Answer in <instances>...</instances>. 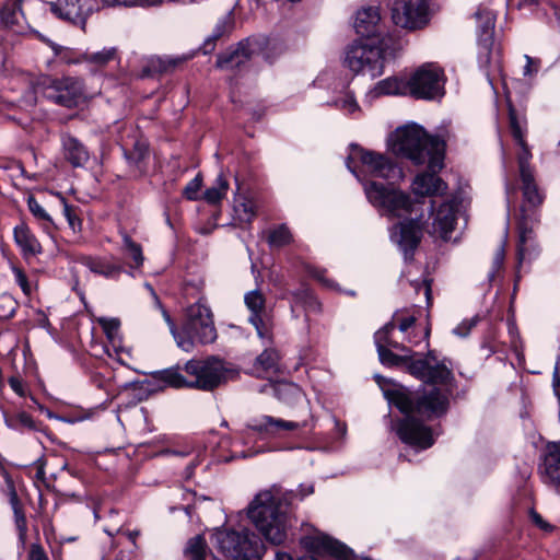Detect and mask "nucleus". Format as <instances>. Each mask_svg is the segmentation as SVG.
<instances>
[{
    "mask_svg": "<svg viewBox=\"0 0 560 560\" xmlns=\"http://www.w3.org/2000/svg\"><path fill=\"white\" fill-rule=\"evenodd\" d=\"M522 180V189L523 196L526 201L533 206H537L541 202L542 197L538 191V188L534 180L533 173L528 174V176H521Z\"/></svg>",
    "mask_w": 560,
    "mask_h": 560,
    "instance_id": "obj_40",
    "label": "nucleus"
},
{
    "mask_svg": "<svg viewBox=\"0 0 560 560\" xmlns=\"http://www.w3.org/2000/svg\"><path fill=\"white\" fill-rule=\"evenodd\" d=\"M247 308L250 311L249 322L256 328L260 338L267 336V330L264 324L265 314V298L259 290H253L245 294L244 298Z\"/></svg>",
    "mask_w": 560,
    "mask_h": 560,
    "instance_id": "obj_25",
    "label": "nucleus"
},
{
    "mask_svg": "<svg viewBox=\"0 0 560 560\" xmlns=\"http://www.w3.org/2000/svg\"><path fill=\"white\" fill-rule=\"evenodd\" d=\"M116 56L115 48H104L96 52H84L81 57V61L94 63L96 66H105L112 61Z\"/></svg>",
    "mask_w": 560,
    "mask_h": 560,
    "instance_id": "obj_43",
    "label": "nucleus"
},
{
    "mask_svg": "<svg viewBox=\"0 0 560 560\" xmlns=\"http://www.w3.org/2000/svg\"><path fill=\"white\" fill-rule=\"evenodd\" d=\"M202 186V177L198 174L194 179H191L184 188L183 196L188 200H196L198 198V192Z\"/></svg>",
    "mask_w": 560,
    "mask_h": 560,
    "instance_id": "obj_47",
    "label": "nucleus"
},
{
    "mask_svg": "<svg viewBox=\"0 0 560 560\" xmlns=\"http://www.w3.org/2000/svg\"><path fill=\"white\" fill-rule=\"evenodd\" d=\"M256 51V45L246 39L230 51L218 57L217 67L220 69H234L243 66Z\"/></svg>",
    "mask_w": 560,
    "mask_h": 560,
    "instance_id": "obj_21",
    "label": "nucleus"
},
{
    "mask_svg": "<svg viewBox=\"0 0 560 560\" xmlns=\"http://www.w3.org/2000/svg\"><path fill=\"white\" fill-rule=\"evenodd\" d=\"M98 324L103 328L110 347L115 354L119 355L122 352L121 338L119 334L120 323L116 318L101 317L97 319Z\"/></svg>",
    "mask_w": 560,
    "mask_h": 560,
    "instance_id": "obj_34",
    "label": "nucleus"
},
{
    "mask_svg": "<svg viewBox=\"0 0 560 560\" xmlns=\"http://www.w3.org/2000/svg\"><path fill=\"white\" fill-rule=\"evenodd\" d=\"M162 314H163V317L165 319V322L167 323L168 327H170V330L178 346V348L183 349L184 351L186 352H189L194 349V341L192 339L196 338L194 335H190V334H186L187 336H182L177 330H176V327H175V324L173 323V320L171 319V316L168 315V313L165 311V310H162Z\"/></svg>",
    "mask_w": 560,
    "mask_h": 560,
    "instance_id": "obj_42",
    "label": "nucleus"
},
{
    "mask_svg": "<svg viewBox=\"0 0 560 560\" xmlns=\"http://www.w3.org/2000/svg\"><path fill=\"white\" fill-rule=\"evenodd\" d=\"M43 5L48 8L58 19L82 26L92 11L89 0H57L55 2H45Z\"/></svg>",
    "mask_w": 560,
    "mask_h": 560,
    "instance_id": "obj_17",
    "label": "nucleus"
},
{
    "mask_svg": "<svg viewBox=\"0 0 560 560\" xmlns=\"http://www.w3.org/2000/svg\"><path fill=\"white\" fill-rule=\"evenodd\" d=\"M13 275H14L15 282L20 285L22 291L25 294H30L32 291V288L27 280L26 275L20 268H16V267L13 268Z\"/></svg>",
    "mask_w": 560,
    "mask_h": 560,
    "instance_id": "obj_53",
    "label": "nucleus"
},
{
    "mask_svg": "<svg viewBox=\"0 0 560 560\" xmlns=\"http://www.w3.org/2000/svg\"><path fill=\"white\" fill-rule=\"evenodd\" d=\"M477 24L478 37V60L481 67H488L491 63V47L493 44V31L495 15L483 4H480L474 14Z\"/></svg>",
    "mask_w": 560,
    "mask_h": 560,
    "instance_id": "obj_15",
    "label": "nucleus"
},
{
    "mask_svg": "<svg viewBox=\"0 0 560 560\" xmlns=\"http://www.w3.org/2000/svg\"><path fill=\"white\" fill-rule=\"evenodd\" d=\"M212 545L218 552L232 560L260 558L259 539L248 529L241 532L231 528L215 529L212 534Z\"/></svg>",
    "mask_w": 560,
    "mask_h": 560,
    "instance_id": "obj_6",
    "label": "nucleus"
},
{
    "mask_svg": "<svg viewBox=\"0 0 560 560\" xmlns=\"http://www.w3.org/2000/svg\"><path fill=\"white\" fill-rule=\"evenodd\" d=\"M14 516H15V526L19 533V539L22 545L26 541L27 536V525H26V518L25 515L19 511L18 509L14 510Z\"/></svg>",
    "mask_w": 560,
    "mask_h": 560,
    "instance_id": "obj_51",
    "label": "nucleus"
},
{
    "mask_svg": "<svg viewBox=\"0 0 560 560\" xmlns=\"http://www.w3.org/2000/svg\"><path fill=\"white\" fill-rule=\"evenodd\" d=\"M529 515L536 526L544 530L550 529V525L546 521H544V518L537 512L530 511Z\"/></svg>",
    "mask_w": 560,
    "mask_h": 560,
    "instance_id": "obj_60",
    "label": "nucleus"
},
{
    "mask_svg": "<svg viewBox=\"0 0 560 560\" xmlns=\"http://www.w3.org/2000/svg\"><path fill=\"white\" fill-rule=\"evenodd\" d=\"M444 83L443 70L435 63H424L407 81L408 93L416 98H440L444 94Z\"/></svg>",
    "mask_w": 560,
    "mask_h": 560,
    "instance_id": "obj_11",
    "label": "nucleus"
},
{
    "mask_svg": "<svg viewBox=\"0 0 560 560\" xmlns=\"http://www.w3.org/2000/svg\"><path fill=\"white\" fill-rule=\"evenodd\" d=\"M28 560H48V558L40 545L33 544L30 549Z\"/></svg>",
    "mask_w": 560,
    "mask_h": 560,
    "instance_id": "obj_57",
    "label": "nucleus"
},
{
    "mask_svg": "<svg viewBox=\"0 0 560 560\" xmlns=\"http://www.w3.org/2000/svg\"><path fill=\"white\" fill-rule=\"evenodd\" d=\"M388 147L393 153L420 165L428 162L429 170L443 167L445 143L439 137L427 135L418 125L396 129L389 137Z\"/></svg>",
    "mask_w": 560,
    "mask_h": 560,
    "instance_id": "obj_2",
    "label": "nucleus"
},
{
    "mask_svg": "<svg viewBox=\"0 0 560 560\" xmlns=\"http://www.w3.org/2000/svg\"><path fill=\"white\" fill-rule=\"evenodd\" d=\"M394 329H395V323L389 322L386 325H384V327H382L380 330H377L375 332L374 340H375L376 348H380V346H381V347H385V348L392 347V348L399 349L402 351L406 350V348L402 345L390 339L389 335Z\"/></svg>",
    "mask_w": 560,
    "mask_h": 560,
    "instance_id": "obj_39",
    "label": "nucleus"
},
{
    "mask_svg": "<svg viewBox=\"0 0 560 560\" xmlns=\"http://www.w3.org/2000/svg\"><path fill=\"white\" fill-rule=\"evenodd\" d=\"M66 159L74 167H81L89 161V152L84 145L74 137L66 136L62 139Z\"/></svg>",
    "mask_w": 560,
    "mask_h": 560,
    "instance_id": "obj_28",
    "label": "nucleus"
},
{
    "mask_svg": "<svg viewBox=\"0 0 560 560\" xmlns=\"http://www.w3.org/2000/svg\"><path fill=\"white\" fill-rule=\"evenodd\" d=\"M13 237L25 259L42 254L43 248L39 241L25 223H21L14 228Z\"/></svg>",
    "mask_w": 560,
    "mask_h": 560,
    "instance_id": "obj_24",
    "label": "nucleus"
},
{
    "mask_svg": "<svg viewBox=\"0 0 560 560\" xmlns=\"http://www.w3.org/2000/svg\"><path fill=\"white\" fill-rule=\"evenodd\" d=\"M16 420L18 423L23 428H27L30 430H37V425L33 418L25 412L19 413Z\"/></svg>",
    "mask_w": 560,
    "mask_h": 560,
    "instance_id": "obj_58",
    "label": "nucleus"
},
{
    "mask_svg": "<svg viewBox=\"0 0 560 560\" xmlns=\"http://www.w3.org/2000/svg\"><path fill=\"white\" fill-rule=\"evenodd\" d=\"M301 294L305 296V304L303 305V307L307 312H319L320 311V303L313 295V293L310 291L308 288L303 287V288L299 289L296 296H299Z\"/></svg>",
    "mask_w": 560,
    "mask_h": 560,
    "instance_id": "obj_48",
    "label": "nucleus"
},
{
    "mask_svg": "<svg viewBox=\"0 0 560 560\" xmlns=\"http://www.w3.org/2000/svg\"><path fill=\"white\" fill-rule=\"evenodd\" d=\"M278 362L279 353L275 349H266L256 360L257 368L265 372L275 371Z\"/></svg>",
    "mask_w": 560,
    "mask_h": 560,
    "instance_id": "obj_44",
    "label": "nucleus"
},
{
    "mask_svg": "<svg viewBox=\"0 0 560 560\" xmlns=\"http://www.w3.org/2000/svg\"><path fill=\"white\" fill-rule=\"evenodd\" d=\"M364 192L369 202L387 218H409L416 212L419 201H412L404 190L393 185L366 182Z\"/></svg>",
    "mask_w": 560,
    "mask_h": 560,
    "instance_id": "obj_5",
    "label": "nucleus"
},
{
    "mask_svg": "<svg viewBox=\"0 0 560 560\" xmlns=\"http://www.w3.org/2000/svg\"><path fill=\"white\" fill-rule=\"evenodd\" d=\"M509 117L512 135L521 148L520 152L517 153L520 176H528V174L533 173L529 166L532 153L524 140V130L522 124L517 119L515 110L512 107L509 109Z\"/></svg>",
    "mask_w": 560,
    "mask_h": 560,
    "instance_id": "obj_22",
    "label": "nucleus"
},
{
    "mask_svg": "<svg viewBox=\"0 0 560 560\" xmlns=\"http://www.w3.org/2000/svg\"><path fill=\"white\" fill-rule=\"evenodd\" d=\"M541 478L544 483L560 494V442L547 444Z\"/></svg>",
    "mask_w": 560,
    "mask_h": 560,
    "instance_id": "obj_20",
    "label": "nucleus"
},
{
    "mask_svg": "<svg viewBox=\"0 0 560 560\" xmlns=\"http://www.w3.org/2000/svg\"><path fill=\"white\" fill-rule=\"evenodd\" d=\"M377 352L384 365L405 364L411 375L425 383L421 393L412 394L399 387L384 389V395L389 404L406 413V417L394 428L398 438L413 447L421 450L430 447L434 443L430 428L416 420L412 415L418 413L431 419L446 412L452 390V370L447 366L445 359H439L435 351H429L423 359L397 355L388 347L380 346Z\"/></svg>",
    "mask_w": 560,
    "mask_h": 560,
    "instance_id": "obj_1",
    "label": "nucleus"
},
{
    "mask_svg": "<svg viewBox=\"0 0 560 560\" xmlns=\"http://www.w3.org/2000/svg\"><path fill=\"white\" fill-rule=\"evenodd\" d=\"M390 238L404 252L407 258L418 246L421 238V225L417 218H410L394 225L390 231Z\"/></svg>",
    "mask_w": 560,
    "mask_h": 560,
    "instance_id": "obj_18",
    "label": "nucleus"
},
{
    "mask_svg": "<svg viewBox=\"0 0 560 560\" xmlns=\"http://www.w3.org/2000/svg\"><path fill=\"white\" fill-rule=\"evenodd\" d=\"M156 380L174 388H190L191 378L186 373L183 374L178 366H173L155 374Z\"/></svg>",
    "mask_w": 560,
    "mask_h": 560,
    "instance_id": "obj_33",
    "label": "nucleus"
},
{
    "mask_svg": "<svg viewBox=\"0 0 560 560\" xmlns=\"http://www.w3.org/2000/svg\"><path fill=\"white\" fill-rule=\"evenodd\" d=\"M353 26L355 32L362 36L361 39H375L390 36L386 33L377 7H366L357 11Z\"/></svg>",
    "mask_w": 560,
    "mask_h": 560,
    "instance_id": "obj_16",
    "label": "nucleus"
},
{
    "mask_svg": "<svg viewBox=\"0 0 560 560\" xmlns=\"http://www.w3.org/2000/svg\"><path fill=\"white\" fill-rule=\"evenodd\" d=\"M504 258H505V249H504V246L501 245L497 249L494 258H493V271L490 275L491 278L494 277V272H497L498 270H500L502 268Z\"/></svg>",
    "mask_w": 560,
    "mask_h": 560,
    "instance_id": "obj_56",
    "label": "nucleus"
},
{
    "mask_svg": "<svg viewBox=\"0 0 560 560\" xmlns=\"http://www.w3.org/2000/svg\"><path fill=\"white\" fill-rule=\"evenodd\" d=\"M296 294H298V290L292 293V310L295 306H299V305L303 306L305 304V296L302 294L296 296Z\"/></svg>",
    "mask_w": 560,
    "mask_h": 560,
    "instance_id": "obj_63",
    "label": "nucleus"
},
{
    "mask_svg": "<svg viewBox=\"0 0 560 560\" xmlns=\"http://www.w3.org/2000/svg\"><path fill=\"white\" fill-rule=\"evenodd\" d=\"M27 206L30 212L36 219L40 229L48 235L52 236L57 225L51 215L44 209V207L37 201L36 198L30 196L27 198Z\"/></svg>",
    "mask_w": 560,
    "mask_h": 560,
    "instance_id": "obj_32",
    "label": "nucleus"
},
{
    "mask_svg": "<svg viewBox=\"0 0 560 560\" xmlns=\"http://www.w3.org/2000/svg\"><path fill=\"white\" fill-rule=\"evenodd\" d=\"M524 58L526 60V63L523 68V75L526 78L535 77L538 73L541 66L540 59L533 58L528 55H525Z\"/></svg>",
    "mask_w": 560,
    "mask_h": 560,
    "instance_id": "obj_50",
    "label": "nucleus"
},
{
    "mask_svg": "<svg viewBox=\"0 0 560 560\" xmlns=\"http://www.w3.org/2000/svg\"><path fill=\"white\" fill-rule=\"evenodd\" d=\"M536 255V246L534 240L533 228L526 221H522L518 225V247L517 259L522 264L526 259H530Z\"/></svg>",
    "mask_w": 560,
    "mask_h": 560,
    "instance_id": "obj_27",
    "label": "nucleus"
},
{
    "mask_svg": "<svg viewBox=\"0 0 560 560\" xmlns=\"http://www.w3.org/2000/svg\"><path fill=\"white\" fill-rule=\"evenodd\" d=\"M184 332L190 334L201 343H211L217 338L211 310L202 302L189 306L186 311Z\"/></svg>",
    "mask_w": 560,
    "mask_h": 560,
    "instance_id": "obj_13",
    "label": "nucleus"
},
{
    "mask_svg": "<svg viewBox=\"0 0 560 560\" xmlns=\"http://www.w3.org/2000/svg\"><path fill=\"white\" fill-rule=\"evenodd\" d=\"M350 160L360 163L359 170L352 168L348 162V168L359 178L370 176L374 178L396 179L402 177V171L382 153L369 151L359 145L351 147Z\"/></svg>",
    "mask_w": 560,
    "mask_h": 560,
    "instance_id": "obj_9",
    "label": "nucleus"
},
{
    "mask_svg": "<svg viewBox=\"0 0 560 560\" xmlns=\"http://www.w3.org/2000/svg\"><path fill=\"white\" fill-rule=\"evenodd\" d=\"M145 153H147V145H145V143L137 142L135 144V153H133L135 159L136 160H141V159L144 158Z\"/></svg>",
    "mask_w": 560,
    "mask_h": 560,
    "instance_id": "obj_62",
    "label": "nucleus"
},
{
    "mask_svg": "<svg viewBox=\"0 0 560 560\" xmlns=\"http://www.w3.org/2000/svg\"><path fill=\"white\" fill-rule=\"evenodd\" d=\"M392 322H394L395 325L397 324V326L401 332H407L415 325L416 318L413 316L400 318L396 314V315H394Z\"/></svg>",
    "mask_w": 560,
    "mask_h": 560,
    "instance_id": "obj_55",
    "label": "nucleus"
},
{
    "mask_svg": "<svg viewBox=\"0 0 560 560\" xmlns=\"http://www.w3.org/2000/svg\"><path fill=\"white\" fill-rule=\"evenodd\" d=\"M301 545L312 555L301 557L299 560H323L318 557L324 556L349 560L352 557V550L349 547L317 529L304 535L301 538ZM273 560L294 559L288 552L277 551Z\"/></svg>",
    "mask_w": 560,
    "mask_h": 560,
    "instance_id": "obj_10",
    "label": "nucleus"
},
{
    "mask_svg": "<svg viewBox=\"0 0 560 560\" xmlns=\"http://www.w3.org/2000/svg\"><path fill=\"white\" fill-rule=\"evenodd\" d=\"M476 323L475 318L465 319L454 328L453 332L458 337H466Z\"/></svg>",
    "mask_w": 560,
    "mask_h": 560,
    "instance_id": "obj_54",
    "label": "nucleus"
},
{
    "mask_svg": "<svg viewBox=\"0 0 560 560\" xmlns=\"http://www.w3.org/2000/svg\"><path fill=\"white\" fill-rule=\"evenodd\" d=\"M278 398L287 404L292 400L303 399V393L299 386L293 383H280L276 386H271Z\"/></svg>",
    "mask_w": 560,
    "mask_h": 560,
    "instance_id": "obj_37",
    "label": "nucleus"
},
{
    "mask_svg": "<svg viewBox=\"0 0 560 560\" xmlns=\"http://www.w3.org/2000/svg\"><path fill=\"white\" fill-rule=\"evenodd\" d=\"M124 534H126V536L128 537V539L132 542V545L136 547V539L137 537L139 536V530H127V532H124Z\"/></svg>",
    "mask_w": 560,
    "mask_h": 560,
    "instance_id": "obj_64",
    "label": "nucleus"
},
{
    "mask_svg": "<svg viewBox=\"0 0 560 560\" xmlns=\"http://www.w3.org/2000/svg\"><path fill=\"white\" fill-rule=\"evenodd\" d=\"M315 428V420L312 415L301 421L283 420L271 416H260L248 423V429L270 436H285L287 433L311 432Z\"/></svg>",
    "mask_w": 560,
    "mask_h": 560,
    "instance_id": "obj_14",
    "label": "nucleus"
},
{
    "mask_svg": "<svg viewBox=\"0 0 560 560\" xmlns=\"http://www.w3.org/2000/svg\"><path fill=\"white\" fill-rule=\"evenodd\" d=\"M390 13L394 24L408 31L424 27L431 16L429 0H396Z\"/></svg>",
    "mask_w": 560,
    "mask_h": 560,
    "instance_id": "obj_12",
    "label": "nucleus"
},
{
    "mask_svg": "<svg viewBox=\"0 0 560 560\" xmlns=\"http://www.w3.org/2000/svg\"><path fill=\"white\" fill-rule=\"evenodd\" d=\"M247 515L260 533L272 545H281L292 525L288 504L280 495L266 490L259 492L247 509Z\"/></svg>",
    "mask_w": 560,
    "mask_h": 560,
    "instance_id": "obj_3",
    "label": "nucleus"
},
{
    "mask_svg": "<svg viewBox=\"0 0 560 560\" xmlns=\"http://www.w3.org/2000/svg\"><path fill=\"white\" fill-rule=\"evenodd\" d=\"M184 371L191 378L190 388L207 392L234 376V371L217 357L189 360L184 365Z\"/></svg>",
    "mask_w": 560,
    "mask_h": 560,
    "instance_id": "obj_8",
    "label": "nucleus"
},
{
    "mask_svg": "<svg viewBox=\"0 0 560 560\" xmlns=\"http://www.w3.org/2000/svg\"><path fill=\"white\" fill-rule=\"evenodd\" d=\"M234 22L231 13L223 15L214 25L211 34L203 40L201 50L205 55L212 52L217 42L224 35L229 34L233 28Z\"/></svg>",
    "mask_w": 560,
    "mask_h": 560,
    "instance_id": "obj_29",
    "label": "nucleus"
},
{
    "mask_svg": "<svg viewBox=\"0 0 560 560\" xmlns=\"http://www.w3.org/2000/svg\"><path fill=\"white\" fill-rule=\"evenodd\" d=\"M292 234L285 225H280L272 230L268 237V243L273 247H282L290 244Z\"/></svg>",
    "mask_w": 560,
    "mask_h": 560,
    "instance_id": "obj_45",
    "label": "nucleus"
},
{
    "mask_svg": "<svg viewBox=\"0 0 560 560\" xmlns=\"http://www.w3.org/2000/svg\"><path fill=\"white\" fill-rule=\"evenodd\" d=\"M408 93L407 81L397 77H388L378 81L368 93L366 97L374 100L380 96L386 95H406Z\"/></svg>",
    "mask_w": 560,
    "mask_h": 560,
    "instance_id": "obj_26",
    "label": "nucleus"
},
{
    "mask_svg": "<svg viewBox=\"0 0 560 560\" xmlns=\"http://www.w3.org/2000/svg\"><path fill=\"white\" fill-rule=\"evenodd\" d=\"M34 94H42L56 104L65 107H74L86 97L83 82L80 79L67 77L61 80H51L48 77L39 78L34 84ZM37 96H31L27 102L35 103Z\"/></svg>",
    "mask_w": 560,
    "mask_h": 560,
    "instance_id": "obj_7",
    "label": "nucleus"
},
{
    "mask_svg": "<svg viewBox=\"0 0 560 560\" xmlns=\"http://www.w3.org/2000/svg\"><path fill=\"white\" fill-rule=\"evenodd\" d=\"M22 16L21 4L15 2L8 1L0 11V21L5 27L18 25Z\"/></svg>",
    "mask_w": 560,
    "mask_h": 560,
    "instance_id": "obj_36",
    "label": "nucleus"
},
{
    "mask_svg": "<svg viewBox=\"0 0 560 560\" xmlns=\"http://www.w3.org/2000/svg\"><path fill=\"white\" fill-rule=\"evenodd\" d=\"M9 384H10L11 388L16 394H19L20 396L24 395L23 384H22V382L19 378H16V377L10 378Z\"/></svg>",
    "mask_w": 560,
    "mask_h": 560,
    "instance_id": "obj_61",
    "label": "nucleus"
},
{
    "mask_svg": "<svg viewBox=\"0 0 560 560\" xmlns=\"http://www.w3.org/2000/svg\"><path fill=\"white\" fill-rule=\"evenodd\" d=\"M412 285L415 287V289L418 291L420 288L423 289L424 291V296H425V300H427V303L430 304L431 302V294H432V290H431V283L429 280L424 279L421 283L419 282H415L412 283Z\"/></svg>",
    "mask_w": 560,
    "mask_h": 560,
    "instance_id": "obj_59",
    "label": "nucleus"
},
{
    "mask_svg": "<svg viewBox=\"0 0 560 560\" xmlns=\"http://www.w3.org/2000/svg\"><path fill=\"white\" fill-rule=\"evenodd\" d=\"M122 248L124 252L132 259V264L129 265L131 268H139L142 266L144 257L141 246L133 242L127 234L122 236Z\"/></svg>",
    "mask_w": 560,
    "mask_h": 560,
    "instance_id": "obj_41",
    "label": "nucleus"
},
{
    "mask_svg": "<svg viewBox=\"0 0 560 560\" xmlns=\"http://www.w3.org/2000/svg\"><path fill=\"white\" fill-rule=\"evenodd\" d=\"M438 171L430 170V172L418 174L411 184L412 192L419 197H432L444 194L447 186L435 174Z\"/></svg>",
    "mask_w": 560,
    "mask_h": 560,
    "instance_id": "obj_23",
    "label": "nucleus"
},
{
    "mask_svg": "<svg viewBox=\"0 0 560 560\" xmlns=\"http://www.w3.org/2000/svg\"><path fill=\"white\" fill-rule=\"evenodd\" d=\"M185 556L191 560H205L207 542L201 535H197L187 541Z\"/></svg>",
    "mask_w": 560,
    "mask_h": 560,
    "instance_id": "obj_38",
    "label": "nucleus"
},
{
    "mask_svg": "<svg viewBox=\"0 0 560 560\" xmlns=\"http://www.w3.org/2000/svg\"><path fill=\"white\" fill-rule=\"evenodd\" d=\"M457 208L453 201L443 202L433 214V222L429 233L448 241L456 223Z\"/></svg>",
    "mask_w": 560,
    "mask_h": 560,
    "instance_id": "obj_19",
    "label": "nucleus"
},
{
    "mask_svg": "<svg viewBox=\"0 0 560 560\" xmlns=\"http://www.w3.org/2000/svg\"><path fill=\"white\" fill-rule=\"evenodd\" d=\"M81 262L92 272L104 276L107 279H116L122 272V267L101 258L83 256Z\"/></svg>",
    "mask_w": 560,
    "mask_h": 560,
    "instance_id": "obj_30",
    "label": "nucleus"
},
{
    "mask_svg": "<svg viewBox=\"0 0 560 560\" xmlns=\"http://www.w3.org/2000/svg\"><path fill=\"white\" fill-rule=\"evenodd\" d=\"M335 105L347 114H354L360 110V106L351 92H346L338 97L335 101Z\"/></svg>",
    "mask_w": 560,
    "mask_h": 560,
    "instance_id": "obj_46",
    "label": "nucleus"
},
{
    "mask_svg": "<svg viewBox=\"0 0 560 560\" xmlns=\"http://www.w3.org/2000/svg\"><path fill=\"white\" fill-rule=\"evenodd\" d=\"M63 214L68 221L69 226L72 229L73 232H78L81 229V221L74 213L71 206H69L63 199Z\"/></svg>",
    "mask_w": 560,
    "mask_h": 560,
    "instance_id": "obj_52",
    "label": "nucleus"
},
{
    "mask_svg": "<svg viewBox=\"0 0 560 560\" xmlns=\"http://www.w3.org/2000/svg\"><path fill=\"white\" fill-rule=\"evenodd\" d=\"M15 302L9 294L0 295V318H8L14 314Z\"/></svg>",
    "mask_w": 560,
    "mask_h": 560,
    "instance_id": "obj_49",
    "label": "nucleus"
},
{
    "mask_svg": "<svg viewBox=\"0 0 560 560\" xmlns=\"http://www.w3.org/2000/svg\"><path fill=\"white\" fill-rule=\"evenodd\" d=\"M395 50L392 36L375 39H357L346 50L345 63L357 74L375 79L383 74L386 57Z\"/></svg>",
    "mask_w": 560,
    "mask_h": 560,
    "instance_id": "obj_4",
    "label": "nucleus"
},
{
    "mask_svg": "<svg viewBox=\"0 0 560 560\" xmlns=\"http://www.w3.org/2000/svg\"><path fill=\"white\" fill-rule=\"evenodd\" d=\"M229 188L228 179L223 174H220L213 185L203 192V199L211 205L219 203L226 196Z\"/></svg>",
    "mask_w": 560,
    "mask_h": 560,
    "instance_id": "obj_35",
    "label": "nucleus"
},
{
    "mask_svg": "<svg viewBox=\"0 0 560 560\" xmlns=\"http://www.w3.org/2000/svg\"><path fill=\"white\" fill-rule=\"evenodd\" d=\"M234 219L238 223H249L256 215L255 205L252 198L240 192V187L233 200Z\"/></svg>",
    "mask_w": 560,
    "mask_h": 560,
    "instance_id": "obj_31",
    "label": "nucleus"
}]
</instances>
